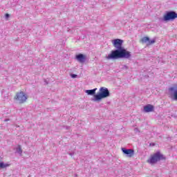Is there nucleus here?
<instances>
[{"label": "nucleus", "instance_id": "f257e3e1", "mask_svg": "<svg viewBox=\"0 0 177 177\" xmlns=\"http://www.w3.org/2000/svg\"><path fill=\"white\" fill-rule=\"evenodd\" d=\"M124 41L121 39H114L112 40V44H113V47L116 48L111 51V54L106 55V59H118L119 58H125L127 59H129L131 58V53L130 51H127L125 50L124 47H122Z\"/></svg>", "mask_w": 177, "mask_h": 177}, {"label": "nucleus", "instance_id": "f03ea898", "mask_svg": "<svg viewBox=\"0 0 177 177\" xmlns=\"http://www.w3.org/2000/svg\"><path fill=\"white\" fill-rule=\"evenodd\" d=\"M109 96H110V91H109V88L106 86H101L100 88V93L94 95V98L93 100H101V99H103L104 97H108Z\"/></svg>", "mask_w": 177, "mask_h": 177}, {"label": "nucleus", "instance_id": "7ed1b4c3", "mask_svg": "<svg viewBox=\"0 0 177 177\" xmlns=\"http://www.w3.org/2000/svg\"><path fill=\"white\" fill-rule=\"evenodd\" d=\"M163 158L164 157L162 154H160V152H157L150 157V158L147 160V162L149 164H156V162L160 161V160H162Z\"/></svg>", "mask_w": 177, "mask_h": 177}, {"label": "nucleus", "instance_id": "20e7f679", "mask_svg": "<svg viewBox=\"0 0 177 177\" xmlns=\"http://www.w3.org/2000/svg\"><path fill=\"white\" fill-rule=\"evenodd\" d=\"M177 18V12L176 11H167L163 17V21H174Z\"/></svg>", "mask_w": 177, "mask_h": 177}, {"label": "nucleus", "instance_id": "39448f33", "mask_svg": "<svg viewBox=\"0 0 177 177\" xmlns=\"http://www.w3.org/2000/svg\"><path fill=\"white\" fill-rule=\"evenodd\" d=\"M170 97L172 100H177V84H174L169 88Z\"/></svg>", "mask_w": 177, "mask_h": 177}, {"label": "nucleus", "instance_id": "423d86ee", "mask_svg": "<svg viewBox=\"0 0 177 177\" xmlns=\"http://www.w3.org/2000/svg\"><path fill=\"white\" fill-rule=\"evenodd\" d=\"M16 100H18L19 103H24L26 100H27V96L22 91L20 93H17L16 96L15 97Z\"/></svg>", "mask_w": 177, "mask_h": 177}, {"label": "nucleus", "instance_id": "0eeeda50", "mask_svg": "<svg viewBox=\"0 0 177 177\" xmlns=\"http://www.w3.org/2000/svg\"><path fill=\"white\" fill-rule=\"evenodd\" d=\"M122 151L124 154H126V156H127V157L131 158L134 156V150H133V149H125L124 147H122Z\"/></svg>", "mask_w": 177, "mask_h": 177}, {"label": "nucleus", "instance_id": "6e6552de", "mask_svg": "<svg viewBox=\"0 0 177 177\" xmlns=\"http://www.w3.org/2000/svg\"><path fill=\"white\" fill-rule=\"evenodd\" d=\"M153 110L154 106H153V104H147L146 106H144V111H145L146 113L153 111Z\"/></svg>", "mask_w": 177, "mask_h": 177}, {"label": "nucleus", "instance_id": "1a4fd4ad", "mask_svg": "<svg viewBox=\"0 0 177 177\" xmlns=\"http://www.w3.org/2000/svg\"><path fill=\"white\" fill-rule=\"evenodd\" d=\"M76 59L81 63H84L86 61V57L83 54H78L76 55Z\"/></svg>", "mask_w": 177, "mask_h": 177}, {"label": "nucleus", "instance_id": "9d476101", "mask_svg": "<svg viewBox=\"0 0 177 177\" xmlns=\"http://www.w3.org/2000/svg\"><path fill=\"white\" fill-rule=\"evenodd\" d=\"M97 89V88H94L93 89H86L85 92L86 93H88V95H95Z\"/></svg>", "mask_w": 177, "mask_h": 177}, {"label": "nucleus", "instance_id": "9b49d317", "mask_svg": "<svg viewBox=\"0 0 177 177\" xmlns=\"http://www.w3.org/2000/svg\"><path fill=\"white\" fill-rule=\"evenodd\" d=\"M9 167L8 164H5L3 162H0V169H5Z\"/></svg>", "mask_w": 177, "mask_h": 177}, {"label": "nucleus", "instance_id": "f8f14e48", "mask_svg": "<svg viewBox=\"0 0 177 177\" xmlns=\"http://www.w3.org/2000/svg\"><path fill=\"white\" fill-rule=\"evenodd\" d=\"M142 43H148L149 44L150 43V39L149 37H145L142 39Z\"/></svg>", "mask_w": 177, "mask_h": 177}, {"label": "nucleus", "instance_id": "ddd939ff", "mask_svg": "<svg viewBox=\"0 0 177 177\" xmlns=\"http://www.w3.org/2000/svg\"><path fill=\"white\" fill-rule=\"evenodd\" d=\"M16 151L18 153V154H21L23 153V150H21V147H20L17 148Z\"/></svg>", "mask_w": 177, "mask_h": 177}, {"label": "nucleus", "instance_id": "4468645a", "mask_svg": "<svg viewBox=\"0 0 177 177\" xmlns=\"http://www.w3.org/2000/svg\"><path fill=\"white\" fill-rule=\"evenodd\" d=\"M156 42V40L153 39V40H149V44H153Z\"/></svg>", "mask_w": 177, "mask_h": 177}, {"label": "nucleus", "instance_id": "2eb2a0df", "mask_svg": "<svg viewBox=\"0 0 177 177\" xmlns=\"http://www.w3.org/2000/svg\"><path fill=\"white\" fill-rule=\"evenodd\" d=\"M71 77H72V78H77V75H74V74L71 73Z\"/></svg>", "mask_w": 177, "mask_h": 177}, {"label": "nucleus", "instance_id": "dca6fc26", "mask_svg": "<svg viewBox=\"0 0 177 177\" xmlns=\"http://www.w3.org/2000/svg\"><path fill=\"white\" fill-rule=\"evenodd\" d=\"M75 154V151H72L71 153H69V156H71V157H73V156H74Z\"/></svg>", "mask_w": 177, "mask_h": 177}, {"label": "nucleus", "instance_id": "f3484780", "mask_svg": "<svg viewBox=\"0 0 177 177\" xmlns=\"http://www.w3.org/2000/svg\"><path fill=\"white\" fill-rule=\"evenodd\" d=\"M5 17H6V19H9L10 15L9 14H6Z\"/></svg>", "mask_w": 177, "mask_h": 177}, {"label": "nucleus", "instance_id": "a211bd4d", "mask_svg": "<svg viewBox=\"0 0 177 177\" xmlns=\"http://www.w3.org/2000/svg\"><path fill=\"white\" fill-rule=\"evenodd\" d=\"M122 69H129L128 66H127L126 65H124L123 67H122Z\"/></svg>", "mask_w": 177, "mask_h": 177}, {"label": "nucleus", "instance_id": "6ab92c4d", "mask_svg": "<svg viewBox=\"0 0 177 177\" xmlns=\"http://www.w3.org/2000/svg\"><path fill=\"white\" fill-rule=\"evenodd\" d=\"M5 121L6 122L9 121V119H6Z\"/></svg>", "mask_w": 177, "mask_h": 177}, {"label": "nucleus", "instance_id": "aec40b11", "mask_svg": "<svg viewBox=\"0 0 177 177\" xmlns=\"http://www.w3.org/2000/svg\"><path fill=\"white\" fill-rule=\"evenodd\" d=\"M135 131H138V129L137 128L135 129Z\"/></svg>", "mask_w": 177, "mask_h": 177}]
</instances>
